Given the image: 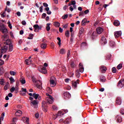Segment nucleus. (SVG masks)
<instances>
[{"instance_id": "43", "label": "nucleus", "mask_w": 124, "mask_h": 124, "mask_svg": "<svg viewBox=\"0 0 124 124\" xmlns=\"http://www.w3.org/2000/svg\"><path fill=\"white\" fill-rule=\"evenodd\" d=\"M87 44L86 42H82L81 44L80 47H85V46H87Z\"/></svg>"}, {"instance_id": "8", "label": "nucleus", "mask_w": 124, "mask_h": 124, "mask_svg": "<svg viewBox=\"0 0 124 124\" xmlns=\"http://www.w3.org/2000/svg\"><path fill=\"white\" fill-rule=\"evenodd\" d=\"M100 69L102 73H105V72H106V71H107V67H106V66L104 65H101L100 67Z\"/></svg>"}, {"instance_id": "30", "label": "nucleus", "mask_w": 124, "mask_h": 124, "mask_svg": "<svg viewBox=\"0 0 124 124\" xmlns=\"http://www.w3.org/2000/svg\"><path fill=\"white\" fill-rule=\"evenodd\" d=\"M60 53L61 55H64V54H65V50L63 48H62L60 50Z\"/></svg>"}, {"instance_id": "20", "label": "nucleus", "mask_w": 124, "mask_h": 124, "mask_svg": "<svg viewBox=\"0 0 124 124\" xmlns=\"http://www.w3.org/2000/svg\"><path fill=\"white\" fill-rule=\"evenodd\" d=\"M9 52L13 51V44L12 43H10L9 45Z\"/></svg>"}, {"instance_id": "15", "label": "nucleus", "mask_w": 124, "mask_h": 124, "mask_svg": "<svg viewBox=\"0 0 124 124\" xmlns=\"http://www.w3.org/2000/svg\"><path fill=\"white\" fill-rule=\"evenodd\" d=\"M96 31L98 34H100L102 32V31H103V28L101 27H98L96 29Z\"/></svg>"}, {"instance_id": "44", "label": "nucleus", "mask_w": 124, "mask_h": 124, "mask_svg": "<svg viewBox=\"0 0 124 124\" xmlns=\"http://www.w3.org/2000/svg\"><path fill=\"white\" fill-rule=\"evenodd\" d=\"M68 17V15H64L62 16V19H63V20H65L67 19Z\"/></svg>"}, {"instance_id": "49", "label": "nucleus", "mask_w": 124, "mask_h": 124, "mask_svg": "<svg viewBox=\"0 0 124 124\" xmlns=\"http://www.w3.org/2000/svg\"><path fill=\"white\" fill-rule=\"evenodd\" d=\"M15 89L16 93H18V91H19V86H16Z\"/></svg>"}, {"instance_id": "55", "label": "nucleus", "mask_w": 124, "mask_h": 124, "mask_svg": "<svg viewBox=\"0 0 124 124\" xmlns=\"http://www.w3.org/2000/svg\"><path fill=\"white\" fill-rule=\"evenodd\" d=\"M40 12L41 13L43 12V6H41L40 8Z\"/></svg>"}, {"instance_id": "33", "label": "nucleus", "mask_w": 124, "mask_h": 124, "mask_svg": "<svg viewBox=\"0 0 124 124\" xmlns=\"http://www.w3.org/2000/svg\"><path fill=\"white\" fill-rule=\"evenodd\" d=\"M65 35L66 36V37H69V36L70 35V33H69V31L67 30L65 32Z\"/></svg>"}, {"instance_id": "37", "label": "nucleus", "mask_w": 124, "mask_h": 124, "mask_svg": "<svg viewBox=\"0 0 124 124\" xmlns=\"http://www.w3.org/2000/svg\"><path fill=\"white\" fill-rule=\"evenodd\" d=\"M83 34H84L83 32H81V31H79V33H78V37H79V38H81L82 37V36H83Z\"/></svg>"}, {"instance_id": "58", "label": "nucleus", "mask_w": 124, "mask_h": 124, "mask_svg": "<svg viewBox=\"0 0 124 124\" xmlns=\"http://www.w3.org/2000/svg\"><path fill=\"white\" fill-rule=\"evenodd\" d=\"M15 91V88L14 87H12L11 89L10 92H11V93H14Z\"/></svg>"}, {"instance_id": "50", "label": "nucleus", "mask_w": 124, "mask_h": 124, "mask_svg": "<svg viewBox=\"0 0 124 124\" xmlns=\"http://www.w3.org/2000/svg\"><path fill=\"white\" fill-rule=\"evenodd\" d=\"M112 72L113 73H116V72H117V69L115 67H113L112 68Z\"/></svg>"}, {"instance_id": "39", "label": "nucleus", "mask_w": 124, "mask_h": 124, "mask_svg": "<svg viewBox=\"0 0 124 124\" xmlns=\"http://www.w3.org/2000/svg\"><path fill=\"white\" fill-rule=\"evenodd\" d=\"M1 31H2L3 33H6L7 32V29L5 27L3 29L1 30Z\"/></svg>"}, {"instance_id": "3", "label": "nucleus", "mask_w": 124, "mask_h": 124, "mask_svg": "<svg viewBox=\"0 0 124 124\" xmlns=\"http://www.w3.org/2000/svg\"><path fill=\"white\" fill-rule=\"evenodd\" d=\"M33 28L34 29V31H35V32H38L39 30L42 29V26H39L38 24H35L33 26Z\"/></svg>"}, {"instance_id": "34", "label": "nucleus", "mask_w": 124, "mask_h": 124, "mask_svg": "<svg viewBox=\"0 0 124 124\" xmlns=\"http://www.w3.org/2000/svg\"><path fill=\"white\" fill-rule=\"evenodd\" d=\"M61 24L59 22H55L54 23V25L57 28H59L60 27Z\"/></svg>"}, {"instance_id": "24", "label": "nucleus", "mask_w": 124, "mask_h": 124, "mask_svg": "<svg viewBox=\"0 0 124 124\" xmlns=\"http://www.w3.org/2000/svg\"><path fill=\"white\" fill-rule=\"evenodd\" d=\"M113 25H114V26H116V27H118V26H120V21L117 20H114L113 22Z\"/></svg>"}, {"instance_id": "19", "label": "nucleus", "mask_w": 124, "mask_h": 124, "mask_svg": "<svg viewBox=\"0 0 124 124\" xmlns=\"http://www.w3.org/2000/svg\"><path fill=\"white\" fill-rule=\"evenodd\" d=\"M71 122V118H66V120L64 121V124H68Z\"/></svg>"}, {"instance_id": "41", "label": "nucleus", "mask_w": 124, "mask_h": 124, "mask_svg": "<svg viewBox=\"0 0 124 124\" xmlns=\"http://www.w3.org/2000/svg\"><path fill=\"white\" fill-rule=\"evenodd\" d=\"M32 81L33 83H37V80H36V78H34V77H31Z\"/></svg>"}, {"instance_id": "4", "label": "nucleus", "mask_w": 124, "mask_h": 124, "mask_svg": "<svg viewBox=\"0 0 124 124\" xmlns=\"http://www.w3.org/2000/svg\"><path fill=\"white\" fill-rule=\"evenodd\" d=\"M48 96V97L46 98V101L48 102V104H52L54 102V100H53V96L50 95H49Z\"/></svg>"}, {"instance_id": "59", "label": "nucleus", "mask_w": 124, "mask_h": 124, "mask_svg": "<svg viewBox=\"0 0 124 124\" xmlns=\"http://www.w3.org/2000/svg\"><path fill=\"white\" fill-rule=\"evenodd\" d=\"M89 12H90V10H89V9H87L84 12V14H88Z\"/></svg>"}, {"instance_id": "26", "label": "nucleus", "mask_w": 124, "mask_h": 124, "mask_svg": "<svg viewBox=\"0 0 124 124\" xmlns=\"http://www.w3.org/2000/svg\"><path fill=\"white\" fill-rule=\"evenodd\" d=\"M25 63L27 65H29V64H31V60L30 59H26L25 60Z\"/></svg>"}, {"instance_id": "13", "label": "nucleus", "mask_w": 124, "mask_h": 124, "mask_svg": "<svg viewBox=\"0 0 124 124\" xmlns=\"http://www.w3.org/2000/svg\"><path fill=\"white\" fill-rule=\"evenodd\" d=\"M48 104H49V102H48L47 101H43L42 106L43 108H47V107H48Z\"/></svg>"}, {"instance_id": "63", "label": "nucleus", "mask_w": 124, "mask_h": 124, "mask_svg": "<svg viewBox=\"0 0 124 124\" xmlns=\"http://www.w3.org/2000/svg\"><path fill=\"white\" fill-rule=\"evenodd\" d=\"M21 91H22V92H24V93H27V89L26 88H22L21 89Z\"/></svg>"}, {"instance_id": "48", "label": "nucleus", "mask_w": 124, "mask_h": 124, "mask_svg": "<svg viewBox=\"0 0 124 124\" xmlns=\"http://www.w3.org/2000/svg\"><path fill=\"white\" fill-rule=\"evenodd\" d=\"M10 74L13 76H14V75H15V74H16V72H15L14 71H10Z\"/></svg>"}, {"instance_id": "31", "label": "nucleus", "mask_w": 124, "mask_h": 124, "mask_svg": "<svg viewBox=\"0 0 124 124\" xmlns=\"http://www.w3.org/2000/svg\"><path fill=\"white\" fill-rule=\"evenodd\" d=\"M46 46H47V44H46V43H43L41 45V48H42V49H46Z\"/></svg>"}, {"instance_id": "27", "label": "nucleus", "mask_w": 124, "mask_h": 124, "mask_svg": "<svg viewBox=\"0 0 124 124\" xmlns=\"http://www.w3.org/2000/svg\"><path fill=\"white\" fill-rule=\"evenodd\" d=\"M38 70H39V71H42V70H44L45 72H47V69L45 67H42L41 68H38Z\"/></svg>"}, {"instance_id": "54", "label": "nucleus", "mask_w": 124, "mask_h": 124, "mask_svg": "<svg viewBox=\"0 0 124 124\" xmlns=\"http://www.w3.org/2000/svg\"><path fill=\"white\" fill-rule=\"evenodd\" d=\"M8 24V27L10 28V29L11 30H12V25H11V23H10V21H9Z\"/></svg>"}, {"instance_id": "9", "label": "nucleus", "mask_w": 124, "mask_h": 124, "mask_svg": "<svg viewBox=\"0 0 124 124\" xmlns=\"http://www.w3.org/2000/svg\"><path fill=\"white\" fill-rule=\"evenodd\" d=\"M124 85V79H121L118 82V84L117 85V87L118 88H123Z\"/></svg>"}, {"instance_id": "5", "label": "nucleus", "mask_w": 124, "mask_h": 124, "mask_svg": "<svg viewBox=\"0 0 124 124\" xmlns=\"http://www.w3.org/2000/svg\"><path fill=\"white\" fill-rule=\"evenodd\" d=\"M63 97L65 99L67 98H70L71 97V94H70L69 93L66 92L63 93Z\"/></svg>"}, {"instance_id": "52", "label": "nucleus", "mask_w": 124, "mask_h": 124, "mask_svg": "<svg viewBox=\"0 0 124 124\" xmlns=\"http://www.w3.org/2000/svg\"><path fill=\"white\" fill-rule=\"evenodd\" d=\"M46 16H47V15L46 13H43L42 15V19H44L46 17Z\"/></svg>"}, {"instance_id": "32", "label": "nucleus", "mask_w": 124, "mask_h": 124, "mask_svg": "<svg viewBox=\"0 0 124 124\" xmlns=\"http://www.w3.org/2000/svg\"><path fill=\"white\" fill-rule=\"evenodd\" d=\"M36 87H37L38 89L41 90L42 89V83H41V84H36Z\"/></svg>"}, {"instance_id": "10", "label": "nucleus", "mask_w": 124, "mask_h": 124, "mask_svg": "<svg viewBox=\"0 0 124 124\" xmlns=\"http://www.w3.org/2000/svg\"><path fill=\"white\" fill-rule=\"evenodd\" d=\"M115 120L117 123H122L123 122V118L119 115L116 116Z\"/></svg>"}, {"instance_id": "6", "label": "nucleus", "mask_w": 124, "mask_h": 124, "mask_svg": "<svg viewBox=\"0 0 124 124\" xmlns=\"http://www.w3.org/2000/svg\"><path fill=\"white\" fill-rule=\"evenodd\" d=\"M54 79H55V78L51 77L49 80L51 87H55V86H56V82H55V80H54Z\"/></svg>"}, {"instance_id": "61", "label": "nucleus", "mask_w": 124, "mask_h": 124, "mask_svg": "<svg viewBox=\"0 0 124 124\" xmlns=\"http://www.w3.org/2000/svg\"><path fill=\"white\" fill-rule=\"evenodd\" d=\"M84 14H85L84 12H79V16H83Z\"/></svg>"}, {"instance_id": "47", "label": "nucleus", "mask_w": 124, "mask_h": 124, "mask_svg": "<svg viewBox=\"0 0 124 124\" xmlns=\"http://www.w3.org/2000/svg\"><path fill=\"white\" fill-rule=\"evenodd\" d=\"M9 80H10L11 83H14V82H15V79H14V78H13V77L10 78Z\"/></svg>"}, {"instance_id": "40", "label": "nucleus", "mask_w": 124, "mask_h": 124, "mask_svg": "<svg viewBox=\"0 0 124 124\" xmlns=\"http://www.w3.org/2000/svg\"><path fill=\"white\" fill-rule=\"evenodd\" d=\"M5 27H4V24H0V31L3 30Z\"/></svg>"}, {"instance_id": "36", "label": "nucleus", "mask_w": 124, "mask_h": 124, "mask_svg": "<svg viewBox=\"0 0 124 124\" xmlns=\"http://www.w3.org/2000/svg\"><path fill=\"white\" fill-rule=\"evenodd\" d=\"M31 104H32L33 106H34L35 105H37L38 104V103H37V101L36 100H33L32 102H31Z\"/></svg>"}, {"instance_id": "17", "label": "nucleus", "mask_w": 124, "mask_h": 124, "mask_svg": "<svg viewBox=\"0 0 124 124\" xmlns=\"http://www.w3.org/2000/svg\"><path fill=\"white\" fill-rule=\"evenodd\" d=\"M109 46L113 48V47H115V46H116V43H115V42H114L113 41H110L109 42Z\"/></svg>"}, {"instance_id": "62", "label": "nucleus", "mask_w": 124, "mask_h": 124, "mask_svg": "<svg viewBox=\"0 0 124 124\" xmlns=\"http://www.w3.org/2000/svg\"><path fill=\"white\" fill-rule=\"evenodd\" d=\"M1 16L3 18H4V17H5V12H4L2 14H1Z\"/></svg>"}, {"instance_id": "42", "label": "nucleus", "mask_w": 124, "mask_h": 124, "mask_svg": "<svg viewBox=\"0 0 124 124\" xmlns=\"http://www.w3.org/2000/svg\"><path fill=\"white\" fill-rule=\"evenodd\" d=\"M28 39H32L33 38V34H30L29 36L27 38Z\"/></svg>"}, {"instance_id": "11", "label": "nucleus", "mask_w": 124, "mask_h": 124, "mask_svg": "<svg viewBox=\"0 0 124 124\" xmlns=\"http://www.w3.org/2000/svg\"><path fill=\"white\" fill-rule=\"evenodd\" d=\"M101 43L103 45H105V44H106L107 43V39H106V38L105 37V36H103L102 37Z\"/></svg>"}, {"instance_id": "16", "label": "nucleus", "mask_w": 124, "mask_h": 124, "mask_svg": "<svg viewBox=\"0 0 124 124\" xmlns=\"http://www.w3.org/2000/svg\"><path fill=\"white\" fill-rule=\"evenodd\" d=\"M100 80L101 82L104 83L106 81V78L104 76H100Z\"/></svg>"}, {"instance_id": "60", "label": "nucleus", "mask_w": 124, "mask_h": 124, "mask_svg": "<svg viewBox=\"0 0 124 124\" xmlns=\"http://www.w3.org/2000/svg\"><path fill=\"white\" fill-rule=\"evenodd\" d=\"M52 108L53 109V110H58V107H57V106H53Z\"/></svg>"}, {"instance_id": "23", "label": "nucleus", "mask_w": 124, "mask_h": 124, "mask_svg": "<svg viewBox=\"0 0 124 124\" xmlns=\"http://www.w3.org/2000/svg\"><path fill=\"white\" fill-rule=\"evenodd\" d=\"M22 114V111L19 110H17L15 113L16 116H17L18 117L21 116Z\"/></svg>"}, {"instance_id": "45", "label": "nucleus", "mask_w": 124, "mask_h": 124, "mask_svg": "<svg viewBox=\"0 0 124 124\" xmlns=\"http://www.w3.org/2000/svg\"><path fill=\"white\" fill-rule=\"evenodd\" d=\"M122 67H123V64L120 63L118 65L117 68V69H121L122 68Z\"/></svg>"}, {"instance_id": "18", "label": "nucleus", "mask_w": 124, "mask_h": 124, "mask_svg": "<svg viewBox=\"0 0 124 124\" xmlns=\"http://www.w3.org/2000/svg\"><path fill=\"white\" fill-rule=\"evenodd\" d=\"M88 22V20H87V18L83 19L81 21V25L82 26H85L86 24H87V22Z\"/></svg>"}, {"instance_id": "22", "label": "nucleus", "mask_w": 124, "mask_h": 124, "mask_svg": "<svg viewBox=\"0 0 124 124\" xmlns=\"http://www.w3.org/2000/svg\"><path fill=\"white\" fill-rule=\"evenodd\" d=\"M97 36V34L96 33V32L94 31L92 34L91 38H92V39H94L95 38V37H96Z\"/></svg>"}, {"instance_id": "35", "label": "nucleus", "mask_w": 124, "mask_h": 124, "mask_svg": "<svg viewBox=\"0 0 124 124\" xmlns=\"http://www.w3.org/2000/svg\"><path fill=\"white\" fill-rule=\"evenodd\" d=\"M46 91L47 92L50 93V94L52 93V89H51V88H50V87H47L46 88Z\"/></svg>"}, {"instance_id": "7", "label": "nucleus", "mask_w": 124, "mask_h": 124, "mask_svg": "<svg viewBox=\"0 0 124 124\" xmlns=\"http://www.w3.org/2000/svg\"><path fill=\"white\" fill-rule=\"evenodd\" d=\"M80 80L77 79L76 81H73L72 83V87H74V89H76L77 88V84H79Z\"/></svg>"}, {"instance_id": "14", "label": "nucleus", "mask_w": 124, "mask_h": 124, "mask_svg": "<svg viewBox=\"0 0 124 124\" xmlns=\"http://www.w3.org/2000/svg\"><path fill=\"white\" fill-rule=\"evenodd\" d=\"M116 103L117 105H121L122 104V99H121V97H118L116 98Z\"/></svg>"}, {"instance_id": "25", "label": "nucleus", "mask_w": 124, "mask_h": 124, "mask_svg": "<svg viewBox=\"0 0 124 124\" xmlns=\"http://www.w3.org/2000/svg\"><path fill=\"white\" fill-rule=\"evenodd\" d=\"M29 120L30 118H29L23 117L22 118V121L24 122V123H27V124H28Z\"/></svg>"}, {"instance_id": "1", "label": "nucleus", "mask_w": 124, "mask_h": 124, "mask_svg": "<svg viewBox=\"0 0 124 124\" xmlns=\"http://www.w3.org/2000/svg\"><path fill=\"white\" fill-rule=\"evenodd\" d=\"M78 67L79 69L76 70V76L78 78H80V72L81 73L84 72V66H83V64H82V63H80ZM79 71H80V72Z\"/></svg>"}, {"instance_id": "28", "label": "nucleus", "mask_w": 124, "mask_h": 124, "mask_svg": "<svg viewBox=\"0 0 124 124\" xmlns=\"http://www.w3.org/2000/svg\"><path fill=\"white\" fill-rule=\"evenodd\" d=\"M50 25H51V23L46 24V29L47 31H49L51 30V27H50Z\"/></svg>"}, {"instance_id": "53", "label": "nucleus", "mask_w": 124, "mask_h": 124, "mask_svg": "<svg viewBox=\"0 0 124 124\" xmlns=\"http://www.w3.org/2000/svg\"><path fill=\"white\" fill-rule=\"evenodd\" d=\"M79 31H81L82 32L84 33L85 32V29H84V28L81 27L79 29Z\"/></svg>"}, {"instance_id": "56", "label": "nucleus", "mask_w": 124, "mask_h": 124, "mask_svg": "<svg viewBox=\"0 0 124 124\" xmlns=\"http://www.w3.org/2000/svg\"><path fill=\"white\" fill-rule=\"evenodd\" d=\"M4 63V61H2V60L0 59V65H2Z\"/></svg>"}, {"instance_id": "38", "label": "nucleus", "mask_w": 124, "mask_h": 124, "mask_svg": "<svg viewBox=\"0 0 124 124\" xmlns=\"http://www.w3.org/2000/svg\"><path fill=\"white\" fill-rule=\"evenodd\" d=\"M10 43H11V41H10V40H6V42L4 43V44H5L6 45H9V44H10Z\"/></svg>"}, {"instance_id": "51", "label": "nucleus", "mask_w": 124, "mask_h": 124, "mask_svg": "<svg viewBox=\"0 0 124 124\" xmlns=\"http://www.w3.org/2000/svg\"><path fill=\"white\" fill-rule=\"evenodd\" d=\"M0 85H2V86L4 85V81H3V79H1L0 81Z\"/></svg>"}, {"instance_id": "29", "label": "nucleus", "mask_w": 124, "mask_h": 124, "mask_svg": "<svg viewBox=\"0 0 124 124\" xmlns=\"http://www.w3.org/2000/svg\"><path fill=\"white\" fill-rule=\"evenodd\" d=\"M32 96L35 98V99H37L39 96V94L34 93H33Z\"/></svg>"}, {"instance_id": "21", "label": "nucleus", "mask_w": 124, "mask_h": 124, "mask_svg": "<svg viewBox=\"0 0 124 124\" xmlns=\"http://www.w3.org/2000/svg\"><path fill=\"white\" fill-rule=\"evenodd\" d=\"M19 81L22 85L26 84V79H25V78H21L19 79Z\"/></svg>"}, {"instance_id": "46", "label": "nucleus", "mask_w": 124, "mask_h": 124, "mask_svg": "<svg viewBox=\"0 0 124 124\" xmlns=\"http://www.w3.org/2000/svg\"><path fill=\"white\" fill-rule=\"evenodd\" d=\"M70 65L72 68H74V67H75V63H74V62H71Z\"/></svg>"}, {"instance_id": "2", "label": "nucleus", "mask_w": 124, "mask_h": 124, "mask_svg": "<svg viewBox=\"0 0 124 124\" xmlns=\"http://www.w3.org/2000/svg\"><path fill=\"white\" fill-rule=\"evenodd\" d=\"M0 50L1 52H0V59L2 57V54L7 52V50H8V46H4L1 47Z\"/></svg>"}, {"instance_id": "57", "label": "nucleus", "mask_w": 124, "mask_h": 124, "mask_svg": "<svg viewBox=\"0 0 124 124\" xmlns=\"http://www.w3.org/2000/svg\"><path fill=\"white\" fill-rule=\"evenodd\" d=\"M75 4H76V1H75V0H73L71 1L72 5H75Z\"/></svg>"}, {"instance_id": "64", "label": "nucleus", "mask_w": 124, "mask_h": 124, "mask_svg": "<svg viewBox=\"0 0 124 124\" xmlns=\"http://www.w3.org/2000/svg\"><path fill=\"white\" fill-rule=\"evenodd\" d=\"M120 113L122 115H124V109H121Z\"/></svg>"}, {"instance_id": "12", "label": "nucleus", "mask_w": 124, "mask_h": 124, "mask_svg": "<svg viewBox=\"0 0 124 124\" xmlns=\"http://www.w3.org/2000/svg\"><path fill=\"white\" fill-rule=\"evenodd\" d=\"M122 35V31H117L114 32V36L115 38H118Z\"/></svg>"}]
</instances>
